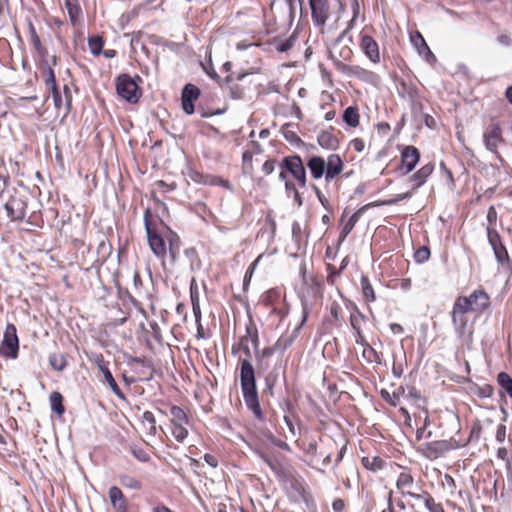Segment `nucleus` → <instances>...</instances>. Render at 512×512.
<instances>
[{"instance_id":"1","label":"nucleus","mask_w":512,"mask_h":512,"mask_svg":"<svg viewBox=\"0 0 512 512\" xmlns=\"http://www.w3.org/2000/svg\"><path fill=\"white\" fill-rule=\"evenodd\" d=\"M278 168V179L284 183L285 191L296 193V186L302 189L307 186L306 168L309 169L313 180L324 177L326 184H329L341 175L345 164L341 156L336 153L329 154L327 158L313 155L308 157L306 162L299 154L293 153L284 156L278 163Z\"/></svg>"},{"instance_id":"2","label":"nucleus","mask_w":512,"mask_h":512,"mask_svg":"<svg viewBox=\"0 0 512 512\" xmlns=\"http://www.w3.org/2000/svg\"><path fill=\"white\" fill-rule=\"evenodd\" d=\"M491 307V297L484 288L479 287L469 295H459L455 298L450 311L451 324L459 343L457 352L464 354L471 351L474 345L475 320L469 319V313L476 317L482 315Z\"/></svg>"},{"instance_id":"3","label":"nucleus","mask_w":512,"mask_h":512,"mask_svg":"<svg viewBox=\"0 0 512 512\" xmlns=\"http://www.w3.org/2000/svg\"><path fill=\"white\" fill-rule=\"evenodd\" d=\"M250 344L255 351L259 347L258 329L252 321L246 325V333L232 345L231 351L239 357L240 383L245 404L256 420L265 422L266 416L259 402L255 370L251 362Z\"/></svg>"},{"instance_id":"4","label":"nucleus","mask_w":512,"mask_h":512,"mask_svg":"<svg viewBox=\"0 0 512 512\" xmlns=\"http://www.w3.org/2000/svg\"><path fill=\"white\" fill-rule=\"evenodd\" d=\"M481 432L480 425H474L471 429L470 435L467 439L464 440H456L454 438H450L449 440H438L431 441L421 444L417 451L425 458L429 460H436L442 456H444L447 452L451 450L458 449L460 447L466 446L471 438L476 434L479 435Z\"/></svg>"},{"instance_id":"5","label":"nucleus","mask_w":512,"mask_h":512,"mask_svg":"<svg viewBox=\"0 0 512 512\" xmlns=\"http://www.w3.org/2000/svg\"><path fill=\"white\" fill-rule=\"evenodd\" d=\"M351 8H352V18L348 22L347 28L340 34V36L333 43L332 48L329 50V58L332 60L333 65L337 71H339L340 65H347L345 62L351 61L354 52L352 48L342 43L343 36L352 29L356 19L360 13V6L358 0H351Z\"/></svg>"},{"instance_id":"6","label":"nucleus","mask_w":512,"mask_h":512,"mask_svg":"<svg viewBox=\"0 0 512 512\" xmlns=\"http://www.w3.org/2000/svg\"><path fill=\"white\" fill-rule=\"evenodd\" d=\"M320 442L322 444L321 450L319 454L324 456L323 465L327 466L332 463V456L334 452L337 453L336 458L334 459L335 466H338L342 461L344 454L347 449V439L341 433H338L336 436L323 434L320 437Z\"/></svg>"},{"instance_id":"7","label":"nucleus","mask_w":512,"mask_h":512,"mask_svg":"<svg viewBox=\"0 0 512 512\" xmlns=\"http://www.w3.org/2000/svg\"><path fill=\"white\" fill-rule=\"evenodd\" d=\"M260 304L264 306L270 316H275L279 322L283 321L289 314V305L283 290L271 288L265 291L260 297Z\"/></svg>"},{"instance_id":"8","label":"nucleus","mask_w":512,"mask_h":512,"mask_svg":"<svg viewBox=\"0 0 512 512\" xmlns=\"http://www.w3.org/2000/svg\"><path fill=\"white\" fill-rule=\"evenodd\" d=\"M138 82H142L139 75L134 78L127 73L118 75L115 79L118 96L130 104H137L142 97V89Z\"/></svg>"},{"instance_id":"9","label":"nucleus","mask_w":512,"mask_h":512,"mask_svg":"<svg viewBox=\"0 0 512 512\" xmlns=\"http://www.w3.org/2000/svg\"><path fill=\"white\" fill-rule=\"evenodd\" d=\"M373 26H364L358 34V46L364 56L374 65L381 62L380 45L374 37Z\"/></svg>"},{"instance_id":"10","label":"nucleus","mask_w":512,"mask_h":512,"mask_svg":"<svg viewBox=\"0 0 512 512\" xmlns=\"http://www.w3.org/2000/svg\"><path fill=\"white\" fill-rule=\"evenodd\" d=\"M144 226L150 249L157 258L164 260L167 255L166 242L158 233L153 221L152 212L149 208L144 211Z\"/></svg>"},{"instance_id":"11","label":"nucleus","mask_w":512,"mask_h":512,"mask_svg":"<svg viewBox=\"0 0 512 512\" xmlns=\"http://www.w3.org/2000/svg\"><path fill=\"white\" fill-rule=\"evenodd\" d=\"M170 431L175 440L183 443L189 435V418L186 412L179 406L170 407Z\"/></svg>"},{"instance_id":"12","label":"nucleus","mask_w":512,"mask_h":512,"mask_svg":"<svg viewBox=\"0 0 512 512\" xmlns=\"http://www.w3.org/2000/svg\"><path fill=\"white\" fill-rule=\"evenodd\" d=\"M278 481L293 500L305 498L307 494L305 481L293 468Z\"/></svg>"},{"instance_id":"13","label":"nucleus","mask_w":512,"mask_h":512,"mask_svg":"<svg viewBox=\"0 0 512 512\" xmlns=\"http://www.w3.org/2000/svg\"><path fill=\"white\" fill-rule=\"evenodd\" d=\"M0 354L7 359H16L19 355L17 328L12 323H8L5 328L3 340L0 345Z\"/></svg>"},{"instance_id":"14","label":"nucleus","mask_w":512,"mask_h":512,"mask_svg":"<svg viewBox=\"0 0 512 512\" xmlns=\"http://www.w3.org/2000/svg\"><path fill=\"white\" fill-rule=\"evenodd\" d=\"M420 160V151L413 145L404 146L400 152V164L396 171L401 176L412 172Z\"/></svg>"},{"instance_id":"15","label":"nucleus","mask_w":512,"mask_h":512,"mask_svg":"<svg viewBox=\"0 0 512 512\" xmlns=\"http://www.w3.org/2000/svg\"><path fill=\"white\" fill-rule=\"evenodd\" d=\"M347 302V308L351 310L349 322L354 331L355 342L356 344H363L365 342L363 325L367 322V317L361 312L354 302L350 300H347Z\"/></svg>"},{"instance_id":"16","label":"nucleus","mask_w":512,"mask_h":512,"mask_svg":"<svg viewBox=\"0 0 512 512\" xmlns=\"http://www.w3.org/2000/svg\"><path fill=\"white\" fill-rule=\"evenodd\" d=\"M483 141L485 147L494 153L497 158L501 159L498 147L503 144L505 140L502 135L501 126L498 122H492L486 127L483 133Z\"/></svg>"},{"instance_id":"17","label":"nucleus","mask_w":512,"mask_h":512,"mask_svg":"<svg viewBox=\"0 0 512 512\" xmlns=\"http://www.w3.org/2000/svg\"><path fill=\"white\" fill-rule=\"evenodd\" d=\"M422 482L416 481L412 472L408 468H403L398 474L396 479V489L403 498H407V495L412 491H415L422 487Z\"/></svg>"},{"instance_id":"18","label":"nucleus","mask_w":512,"mask_h":512,"mask_svg":"<svg viewBox=\"0 0 512 512\" xmlns=\"http://www.w3.org/2000/svg\"><path fill=\"white\" fill-rule=\"evenodd\" d=\"M313 24L323 30L330 16L328 0H309Z\"/></svg>"},{"instance_id":"19","label":"nucleus","mask_w":512,"mask_h":512,"mask_svg":"<svg viewBox=\"0 0 512 512\" xmlns=\"http://www.w3.org/2000/svg\"><path fill=\"white\" fill-rule=\"evenodd\" d=\"M256 453L274 472L278 480L293 468L292 466L285 464L284 457L274 454H267L260 450H257Z\"/></svg>"},{"instance_id":"20","label":"nucleus","mask_w":512,"mask_h":512,"mask_svg":"<svg viewBox=\"0 0 512 512\" xmlns=\"http://www.w3.org/2000/svg\"><path fill=\"white\" fill-rule=\"evenodd\" d=\"M487 237L497 261L501 264L508 263L510 261L508 251L494 227H487Z\"/></svg>"},{"instance_id":"21","label":"nucleus","mask_w":512,"mask_h":512,"mask_svg":"<svg viewBox=\"0 0 512 512\" xmlns=\"http://www.w3.org/2000/svg\"><path fill=\"white\" fill-rule=\"evenodd\" d=\"M68 14V19L73 28H81L84 24L83 10L79 0H63L61 5Z\"/></svg>"},{"instance_id":"22","label":"nucleus","mask_w":512,"mask_h":512,"mask_svg":"<svg viewBox=\"0 0 512 512\" xmlns=\"http://www.w3.org/2000/svg\"><path fill=\"white\" fill-rule=\"evenodd\" d=\"M27 203L18 196H11L5 204V210L11 221H21L26 215Z\"/></svg>"},{"instance_id":"23","label":"nucleus","mask_w":512,"mask_h":512,"mask_svg":"<svg viewBox=\"0 0 512 512\" xmlns=\"http://www.w3.org/2000/svg\"><path fill=\"white\" fill-rule=\"evenodd\" d=\"M200 97V89L191 83L184 86L181 94L182 108L186 114L191 115L195 111L194 102Z\"/></svg>"},{"instance_id":"24","label":"nucleus","mask_w":512,"mask_h":512,"mask_svg":"<svg viewBox=\"0 0 512 512\" xmlns=\"http://www.w3.org/2000/svg\"><path fill=\"white\" fill-rule=\"evenodd\" d=\"M308 317V312L304 311V316L302 323L298 325L296 328H294L292 331H286L284 332L274 343L275 348L277 349L278 353L283 354L289 347L292 346V344L295 342V340L299 336V331L303 325V323L306 321Z\"/></svg>"},{"instance_id":"25","label":"nucleus","mask_w":512,"mask_h":512,"mask_svg":"<svg viewBox=\"0 0 512 512\" xmlns=\"http://www.w3.org/2000/svg\"><path fill=\"white\" fill-rule=\"evenodd\" d=\"M339 72L349 76L354 77L361 81H371L372 79L376 78L375 72L366 69L360 65H340L339 66Z\"/></svg>"},{"instance_id":"26","label":"nucleus","mask_w":512,"mask_h":512,"mask_svg":"<svg viewBox=\"0 0 512 512\" xmlns=\"http://www.w3.org/2000/svg\"><path fill=\"white\" fill-rule=\"evenodd\" d=\"M56 65H57V57L56 56H52L51 64L48 62L47 58L39 61L38 69L40 71L41 78H42L46 88L49 86H52L54 84H57L55 72L53 69V66H56Z\"/></svg>"},{"instance_id":"27","label":"nucleus","mask_w":512,"mask_h":512,"mask_svg":"<svg viewBox=\"0 0 512 512\" xmlns=\"http://www.w3.org/2000/svg\"><path fill=\"white\" fill-rule=\"evenodd\" d=\"M434 164L429 162L425 165H423L420 169H418L416 172H414L409 177V182L412 184V189L417 190L419 187H421L427 179L431 176V174L434 171Z\"/></svg>"},{"instance_id":"28","label":"nucleus","mask_w":512,"mask_h":512,"mask_svg":"<svg viewBox=\"0 0 512 512\" xmlns=\"http://www.w3.org/2000/svg\"><path fill=\"white\" fill-rule=\"evenodd\" d=\"M29 41L30 45L36 53V56L39 58V61L48 57V49L42 44L36 28L32 23L29 25Z\"/></svg>"},{"instance_id":"29","label":"nucleus","mask_w":512,"mask_h":512,"mask_svg":"<svg viewBox=\"0 0 512 512\" xmlns=\"http://www.w3.org/2000/svg\"><path fill=\"white\" fill-rule=\"evenodd\" d=\"M109 500L112 507L117 512H127V499L125 498L122 490L117 486H112L108 492Z\"/></svg>"},{"instance_id":"30","label":"nucleus","mask_w":512,"mask_h":512,"mask_svg":"<svg viewBox=\"0 0 512 512\" xmlns=\"http://www.w3.org/2000/svg\"><path fill=\"white\" fill-rule=\"evenodd\" d=\"M371 206H373V203L366 204L352 214V216L342 227L339 237L340 241H343L351 233V231L354 229L356 223L359 221L363 213Z\"/></svg>"},{"instance_id":"31","label":"nucleus","mask_w":512,"mask_h":512,"mask_svg":"<svg viewBox=\"0 0 512 512\" xmlns=\"http://www.w3.org/2000/svg\"><path fill=\"white\" fill-rule=\"evenodd\" d=\"M361 464L366 470L376 473L386 468L387 461L378 455L368 454L361 458Z\"/></svg>"},{"instance_id":"32","label":"nucleus","mask_w":512,"mask_h":512,"mask_svg":"<svg viewBox=\"0 0 512 512\" xmlns=\"http://www.w3.org/2000/svg\"><path fill=\"white\" fill-rule=\"evenodd\" d=\"M496 382L500 388V397L508 396L512 400V377L507 372L502 371L497 374Z\"/></svg>"},{"instance_id":"33","label":"nucleus","mask_w":512,"mask_h":512,"mask_svg":"<svg viewBox=\"0 0 512 512\" xmlns=\"http://www.w3.org/2000/svg\"><path fill=\"white\" fill-rule=\"evenodd\" d=\"M411 42L417 48L418 53L425 56L427 60H429V58H435L423 35L419 31L411 35Z\"/></svg>"},{"instance_id":"34","label":"nucleus","mask_w":512,"mask_h":512,"mask_svg":"<svg viewBox=\"0 0 512 512\" xmlns=\"http://www.w3.org/2000/svg\"><path fill=\"white\" fill-rule=\"evenodd\" d=\"M277 349L275 345L264 347L259 350V347L255 351V358L257 361V365L259 368H267L269 366V359L273 356L274 353H277Z\"/></svg>"},{"instance_id":"35","label":"nucleus","mask_w":512,"mask_h":512,"mask_svg":"<svg viewBox=\"0 0 512 512\" xmlns=\"http://www.w3.org/2000/svg\"><path fill=\"white\" fill-rule=\"evenodd\" d=\"M342 119L346 125L351 128H356L360 124V113L357 106L347 107L342 115Z\"/></svg>"},{"instance_id":"36","label":"nucleus","mask_w":512,"mask_h":512,"mask_svg":"<svg viewBox=\"0 0 512 512\" xmlns=\"http://www.w3.org/2000/svg\"><path fill=\"white\" fill-rule=\"evenodd\" d=\"M360 284L364 302L369 305L370 303L376 301V293L369 278L363 275L361 277Z\"/></svg>"},{"instance_id":"37","label":"nucleus","mask_w":512,"mask_h":512,"mask_svg":"<svg viewBox=\"0 0 512 512\" xmlns=\"http://www.w3.org/2000/svg\"><path fill=\"white\" fill-rule=\"evenodd\" d=\"M407 505L414 509L415 505L414 503L408 502L407 504L404 502L403 499H398L396 503L393 501V491L390 490L387 495V507L384 508L381 512H399L396 510L398 508L399 510H405Z\"/></svg>"},{"instance_id":"38","label":"nucleus","mask_w":512,"mask_h":512,"mask_svg":"<svg viewBox=\"0 0 512 512\" xmlns=\"http://www.w3.org/2000/svg\"><path fill=\"white\" fill-rule=\"evenodd\" d=\"M405 399L415 407H422L425 404V398L422 396L420 390L415 386L408 385V390L405 393Z\"/></svg>"},{"instance_id":"39","label":"nucleus","mask_w":512,"mask_h":512,"mask_svg":"<svg viewBox=\"0 0 512 512\" xmlns=\"http://www.w3.org/2000/svg\"><path fill=\"white\" fill-rule=\"evenodd\" d=\"M141 422L148 435L155 436L157 434L156 419L151 411H145L142 414Z\"/></svg>"},{"instance_id":"40","label":"nucleus","mask_w":512,"mask_h":512,"mask_svg":"<svg viewBox=\"0 0 512 512\" xmlns=\"http://www.w3.org/2000/svg\"><path fill=\"white\" fill-rule=\"evenodd\" d=\"M470 393L481 398H491L494 394V387L490 384H484L482 386L473 383L470 387Z\"/></svg>"},{"instance_id":"41","label":"nucleus","mask_w":512,"mask_h":512,"mask_svg":"<svg viewBox=\"0 0 512 512\" xmlns=\"http://www.w3.org/2000/svg\"><path fill=\"white\" fill-rule=\"evenodd\" d=\"M363 347L362 351V357L363 359L369 363V364H380L381 358L377 351L367 342L365 339V342L363 344H360Z\"/></svg>"},{"instance_id":"42","label":"nucleus","mask_w":512,"mask_h":512,"mask_svg":"<svg viewBox=\"0 0 512 512\" xmlns=\"http://www.w3.org/2000/svg\"><path fill=\"white\" fill-rule=\"evenodd\" d=\"M168 243H169L168 251H169L170 258L172 261H175L178 258L179 253H180V245H181L180 237L176 233L171 231L168 236Z\"/></svg>"},{"instance_id":"43","label":"nucleus","mask_w":512,"mask_h":512,"mask_svg":"<svg viewBox=\"0 0 512 512\" xmlns=\"http://www.w3.org/2000/svg\"><path fill=\"white\" fill-rule=\"evenodd\" d=\"M104 43V38L100 35L88 37V47L93 56H99L102 53Z\"/></svg>"},{"instance_id":"44","label":"nucleus","mask_w":512,"mask_h":512,"mask_svg":"<svg viewBox=\"0 0 512 512\" xmlns=\"http://www.w3.org/2000/svg\"><path fill=\"white\" fill-rule=\"evenodd\" d=\"M63 396L60 392L54 391L50 395V405L52 411H54L58 416H62L65 412V407L63 404Z\"/></svg>"},{"instance_id":"45","label":"nucleus","mask_w":512,"mask_h":512,"mask_svg":"<svg viewBox=\"0 0 512 512\" xmlns=\"http://www.w3.org/2000/svg\"><path fill=\"white\" fill-rule=\"evenodd\" d=\"M318 144L325 149H333L338 145L337 138L328 131H323L318 136Z\"/></svg>"},{"instance_id":"46","label":"nucleus","mask_w":512,"mask_h":512,"mask_svg":"<svg viewBox=\"0 0 512 512\" xmlns=\"http://www.w3.org/2000/svg\"><path fill=\"white\" fill-rule=\"evenodd\" d=\"M330 321L333 325H339L343 321L342 307L337 301H332L329 306Z\"/></svg>"},{"instance_id":"47","label":"nucleus","mask_w":512,"mask_h":512,"mask_svg":"<svg viewBox=\"0 0 512 512\" xmlns=\"http://www.w3.org/2000/svg\"><path fill=\"white\" fill-rule=\"evenodd\" d=\"M49 364L56 371H63L67 366V358L63 353H52L49 355Z\"/></svg>"},{"instance_id":"48","label":"nucleus","mask_w":512,"mask_h":512,"mask_svg":"<svg viewBox=\"0 0 512 512\" xmlns=\"http://www.w3.org/2000/svg\"><path fill=\"white\" fill-rule=\"evenodd\" d=\"M103 377H104V380L106 381V383L108 384V386L111 388V390L113 391V393L120 399L122 400H125L126 397H125V394L122 392V390L120 389V387L118 386L116 380L114 379L112 373L110 370L108 371H105V373H103Z\"/></svg>"},{"instance_id":"49","label":"nucleus","mask_w":512,"mask_h":512,"mask_svg":"<svg viewBox=\"0 0 512 512\" xmlns=\"http://www.w3.org/2000/svg\"><path fill=\"white\" fill-rule=\"evenodd\" d=\"M119 481L123 487L128 489L140 490L142 488L141 481L128 474L120 475Z\"/></svg>"},{"instance_id":"50","label":"nucleus","mask_w":512,"mask_h":512,"mask_svg":"<svg viewBox=\"0 0 512 512\" xmlns=\"http://www.w3.org/2000/svg\"><path fill=\"white\" fill-rule=\"evenodd\" d=\"M54 103L55 110L60 112L63 109V97L57 84L47 87Z\"/></svg>"},{"instance_id":"51","label":"nucleus","mask_w":512,"mask_h":512,"mask_svg":"<svg viewBox=\"0 0 512 512\" xmlns=\"http://www.w3.org/2000/svg\"><path fill=\"white\" fill-rule=\"evenodd\" d=\"M253 157L249 150H245L242 154V171L246 175H251L254 171Z\"/></svg>"},{"instance_id":"52","label":"nucleus","mask_w":512,"mask_h":512,"mask_svg":"<svg viewBox=\"0 0 512 512\" xmlns=\"http://www.w3.org/2000/svg\"><path fill=\"white\" fill-rule=\"evenodd\" d=\"M195 181H199L203 184H208V185H220V186H223L225 188H228L229 187V182L227 180H224L218 176H213V175H201V179L200 180H197L195 178H193Z\"/></svg>"},{"instance_id":"53","label":"nucleus","mask_w":512,"mask_h":512,"mask_svg":"<svg viewBox=\"0 0 512 512\" xmlns=\"http://www.w3.org/2000/svg\"><path fill=\"white\" fill-rule=\"evenodd\" d=\"M90 360L97 366V368L102 372V374L105 373V371L110 370L109 362L105 359L102 353L93 354Z\"/></svg>"},{"instance_id":"54","label":"nucleus","mask_w":512,"mask_h":512,"mask_svg":"<svg viewBox=\"0 0 512 512\" xmlns=\"http://www.w3.org/2000/svg\"><path fill=\"white\" fill-rule=\"evenodd\" d=\"M430 255V249L427 246H421L414 252V260L416 263L422 264L429 260Z\"/></svg>"},{"instance_id":"55","label":"nucleus","mask_w":512,"mask_h":512,"mask_svg":"<svg viewBox=\"0 0 512 512\" xmlns=\"http://www.w3.org/2000/svg\"><path fill=\"white\" fill-rule=\"evenodd\" d=\"M64 99H63V110L64 116H67L72 110V93L68 85L63 87Z\"/></svg>"},{"instance_id":"56","label":"nucleus","mask_w":512,"mask_h":512,"mask_svg":"<svg viewBox=\"0 0 512 512\" xmlns=\"http://www.w3.org/2000/svg\"><path fill=\"white\" fill-rule=\"evenodd\" d=\"M424 505L429 512H445L442 503L437 502L431 493L425 501Z\"/></svg>"},{"instance_id":"57","label":"nucleus","mask_w":512,"mask_h":512,"mask_svg":"<svg viewBox=\"0 0 512 512\" xmlns=\"http://www.w3.org/2000/svg\"><path fill=\"white\" fill-rule=\"evenodd\" d=\"M430 492L425 490L424 487H420L419 489L412 491L407 495L408 498L413 499L414 501L425 503L427 498L429 497Z\"/></svg>"},{"instance_id":"58","label":"nucleus","mask_w":512,"mask_h":512,"mask_svg":"<svg viewBox=\"0 0 512 512\" xmlns=\"http://www.w3.org/2000/svg\"><path fill=\"white\" fill-rule=\"evenodd\" d=\"M382 399L393 407L400 405V398L395 393H389L386 389L380 391Z\"/></svg>"},{"instance_id":"59","label":"nucleus","mask_w":512,"mask_h":512,"mask_svg":"<svg viewBox=\"0 0 512 512\" xmlns=\"http://www.w3.org/2000/svg\"><path fill=\"white\" fill-rule=\"evenodd\" d=\"M440 169L442 174L445 176L448 187L450 189H454L456 184L452 171L447 167V165L443 161L440 163Z\"/></svg>"},{"instance_id":"60","label":"nucleus","mask_w":512,"mask_h":512,"mask_svg":"<svg viewBox=\"0 0 512 512\" xmlns=\"http://www.w3.org/2000/svg\"><path fill=\"white\" fill-rule=\"evenodd\" d=\"M283 137L290 143H298L301 141L300 137L292 130H290V125L286 124L281 129Z\"/></svg>"},{"instance_id":"61","label":"nucleus","mask_w":512,"mask_h":512,"mask_svg":"<svg viewBox=\"0 0 512 512\" xmlns=\"http://www.w3.org/2000/svg\"><path fill=\"white\" fill-rule=\"evenodd\" d=\"M231 93V97L234 99H241L244 96V89L238 84V82H235V84L232 83H225Z\"/></svg>"},{"instance_id":"62","label":"nucleus","mask_w":512,"mask_h":512,"mask_svg":"<svg viewBox=\"0 0 512 512\" xmlns=\"http://www.w3.org/2000/svg\"><path fill=\"white\" fill-rule=\"evenodd\" d=\"M327 282L330 285H335L337 277L341 274L340 270H336L335 266L332 264H327Z\"/></svg>"},{"instance_id":"63","label":"nucleus","mask_w":512,"mask_h":512,"mask_svg":"<svg viewBox=\"0 0 512 512\" xmlns=\"http://www.w3.org/2000/svg\"><path fill=\"white\" fill-rule=\"evenodd\" d=\"M276 166H278L276 159H267L262 165V172L265 175H270L275 171Z\"/></svg>"},{"instance_id":"64","label":"nucleus","mask_w":512,"mask_h":512,"mask_svg":"<svg viewBox=\"0 0 512 512\" xmlns=\"http://www.w3.org/2000/svg\"><path fill=\"white\" fill-rule=\"evenodd\" d=\"M131 452L141 462H147L150 459L149 454L143 448L134 447L131 449Z\"/></svg>"}]
</instances>
